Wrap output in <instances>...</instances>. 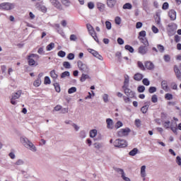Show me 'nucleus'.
<instances>
[{
	"label": "nucleus",
	"mask_w": 181,
	"mask_h": 181,
	"mask_svg": "<svg viewBox=\"0 0 181 181\" xmlns=\"http://www.w3.org/2000/svg\"><path fill=\"white\" fill-rule=\"evenodd\" d=\"M139 152V150H138L136 148H133L132 151H129V155L130 156H135L136 153Z\"/></svg>",
	"instance_id": "27"
},
{
	"label": "nucleus",
	"mask_w": 181,
	"mask_h": 181,
	"mask_svg": "<svg viewBox=\"0 0 181 181\" xmlns=\"http://www.w3.org/2000/svg\"><path fill=\"white\" fill-rule=\"evenodd\" d=\"M21 95H22V90H18L17 92L12 93L11 98H10L11 104H12V105H16L18 103L16 102V100L19 99Z\"/></svg>",
	"instance_id": "5"
},
{
	"label": "nucleus",
	"mask_w": 181,
	"mask_h": 181,
	"mask_svg": "<svg viewBox=\"0 0 181 181\" xmlns=\"http://www.w3.org/2000/svg\"><path fill=\"white\" fill-rule=\"evenodd\" d=\"M117 43H118V45H124V40L121 37H118Z\"/></svg>",
	"instance_id": "62"
},
{
	"label": "nucleus",
	"mask_w": 181,
	"mask_h": 181,
	"mask_svg": "<svg viewBox=\"0 0 181 181\" xmlns=\"http://www.w3.org/2000/svg\"><path fill=\"white\" fill-rule=\"evenodd\" d=\"M151 106V101H147L144 103V105L141 108V111L143 114H146L148 110Z\"/></svg>",
	"instance_id": "12"
},
{
	"label": "nucleus",
	"mask_w": 181,
	"mask_h": 181,
	"mask_svg": "<svg viewBox=\"0 0 181 181\" xmlns=\"http://www.w3.org/2000/svg\"><path fill=\"white\" fill-rule=\"evenodd\" d=\"M57 55L59 57H66V52L64 51H59L57 54Z\"/></svg>",
	"instance_id": "48"
},
{
	"label": "nucleus",
	"mask_w": 181,
	"mask_h": 181,
	"mask_svg": "<svg viewBox=\"0 0 181 181\" xmlns=\"http://www.w3.org/2000/svg\"><path fill=\"white\" fill-rule=\"evenodd\" d=\"M117 4V0H107V5L109 8H114Z\"/></svg>",
	"instance_id": "22"
},
{
	"label": "nucleus",
	"mask_w": 181,
	"mask_h": 181,
	"mask_svg": "<svg viewBox=\"0 0 181 181\" xmlns=\"http://www.w3.org/2000/svg\"><path fill=\"white\" fill-rule=\"evenodd\" d=\"M115 172H117V173H119L122 176H124L125 175V173L124 172V170L122 168H115Z\"/></svg>",
	"instance_id": "34"
},
{
	"label": "nucleus",
	"mask_w": 181,
	"mask_h": 181,
	"mask_svg": "<svg viewBox=\"0 0 181 181\" xmlns=\"http://www.w3.org/2000/svg\"><path fill=\"white\" fill-rule=\"evenodd\" d=\"M146 165H143L141 168V177H144V180H145V177H146Z\"/></svg>",
	"instance_id": "23"
},
{
	"label": "nucleus",
	"mask_w": 181,
	"mask_h": 181,
	"mask_svg": "<svg viewBox=\"0 0 181 181\" xmlns=\"http://www.w3.org/2000/svg\"><path fill=\"white\" fill-rule=\"evenodd\" d=\"M107 129H112L114 128V121L112 119L108 118L106 119Z\"/></svg>",
	"instance_id": "15"
},
{
	"label": "nucleus",
	"mask_w": 181,
	"mask_h": 181,
	"mask_svg": "<svg viewBox=\"0 0 181 181\" xmlns=\"http://www.w3.org/2000/svg\"><path fill=\"white\" fill-rule=\"evenodd\" d=\"M162 11H158L156 13V16L155 18V22L156 23H157L158 25H160V13Z\"/></svg>",
	"instance_id": "17"
},
{
	"label": "nucleus",
	"mask_w": 181,
	"mask_h": 181,
	"mask_svg": "<svg viewBox=\"0 0 181 181\" xmlns=\"http://www.w3.org/2000/svg\"><path fill=\"white\" fill-rule=\"evenodd\" d=\"M88 7L89 8V9H94V3L93 2L88 3Z\"/></svg>",
	"instance_id": "63"
},
{
	"label": "nucleus",
	"mask_w": 181,
	"mask_h": 181,
	"mask_svg": "<svg viewBox=\"0 0 181 181\" xmlns=\"http://www.w3.org/2000/svg\"><path fill=\"white\" fill-rule=\"evenodd\" d=\"M77 91V88L76 87H71L68 90V93L69 94H73V93H76Z\"/></svg>",
	"instance_id": "43"
},
{
	"label": "nucleus",
	"mask_w": 181,
	"mask_h": 181,
	"mask_svg": "<svg viewBox=\"0 0 181 181\" xmlns=\"http://www.w3.org/2000/svg\"><path fill=\"white\" fill-rule=\"evenodd\" d=\"M105 27H106V29H107V30H111V28H112L111 22L108 21H105Z\"/></svg>",
	"instance_id": "42"
},
{
	"label": "nucleus",
	"mask_w": 181,
	"mask_h": 181,
	"mask_svg": "<svg viewBox=\"0 0 181 181\" xmlns=\"http://www.w3.org/2000/svg\"><path fill=\"white\" fill-rule=\"evenodd\" d=\"M60 110H62V105H60L55 106L53 110V111H60Z\"/></svg>",
	"instance_id": "61"
},
{
	"label": "nucleus",
	"mask_w": 181,
	"mask_h": 181,
	"mask_svg": "<svg viewBox=\"0 0 181 181\" xmlns=\"http://www.w3.org/2000/svg\"><path fill=\"white\" fill-rule=\"evenodd\" d=\"M174 40L175 43H179V42H180V36L177 35H175Z\"/></svg>",
	"instance_id": "57"
},
{
	"label": "nucleus",
	"mask_w": 181,
	"mask_h": 181,
	"mask_svg": "<svg viewBox=\"0 0 181 181\" xmlns=\"http://www.w3.org/2000/svg\"><path fill=\"white\" fill-rule=\"evenodd\" d=\"M86 28L90 35V36H93V35H95V31L94 30V28L91 25V24H87Z\"/></svg>",
	"instance_id": "18"
},
{
	"label": "nucleus",
	"mask_w": 181,
	"mask_h": 181,
	"mask_svg": "<svg viewBox=\"0 0 181 181\" xmlns=\"http://www.w3.org/2000/svg\"><path fill=\"white\" fill-rule=\"evenodd\" d=\"M141 43L144 45V46L148 47L149 46V42H148V40L146 38H141Z\"/></svg>",
	"instance_id": "41"
},
{
	"label": "nucleus",
	"mask_w": 181,
	"mask_h": 181,
	"mask_svg": "<svg viewBox=\"0 0 181 181\" xmlns=\"http://www.w3.org/2000/svg\"><path fill=\"white\" fill-rule=\"evenodd\" d=\"M49 2H51L52 5L58 9V11H63V6H62L59 0H49Z\"/></svg>",
	"instance_id": "10"
},
{
	"label": "nucleus",
	"mask_w": 181,
	"mask_h": 181,
	"mask_svg": "<svg viewBox=\"0 0 181 181\" xmlns=\"http://www.w3.org/2000/svg\"><path fill=\"white\" fill-rule=\"evenodd\" d=\"M165 100H173V95L170 93H166L165 95Z\"/></svg>",
	"instance_id": "40"
},
{
	"label": "nucleus",
	"mask_w": 181,
	"mask_h": 181,
	"mask_svg": "<svg viewBox=\"0 0 181 181\" xmlns=\"http://www.w3.org/2000/svg\"><path fill=\"white\" fill-rule=\"evenodd\" d=\"M124 49L125 50H128V52H130V53H134V47H131V45H125Z\"/></svg>",
	"instance_id": "32"
},
{
	"label": "nucleus",
	"mask_w": 181,
	"mask_h": 181,
	"mask_svg": "<svg viewBox=\"0 0 181 181\" xmlns=\"http://www.w3.org/2000/svg\"><path fill=\"white\" fill-rule=\"evenodd\" d=\"M168 16L171 21H176V11L173 9L170 10L168 12Z\"/></svg>",
	"instance_id": "16"
},
{
	"label": "nucleus",
	"mask_w": 181,
	"mask_h": 181,
	"mask_svg": "<svg viewBox=\"0 0 181 181\" xmlns=\"http://www.w3.org/2000/svg\"><path fill=\"white\" fill-rule=\"evenodd\" d=\"M123 9H132V4L129 3H126L123 6Z\"/></svg>",
	"instance_id": "37"
},
{
	"label": "nucleus",
	"mask_w": 181,
	"mask_h": 181,
	"mask_svg": "<svg viewBox=\"0 0 181 181\" xmlns=\"http://www.w3.org/2000/svg\"><path fill=\"white\" fill-rule=\"evenodd\" d=\"M103 101H104V103H107L108 102V95L107 94H105L103 95Z\"/></svg>",
	"instance_id": "64"
},
{
	"label": "nucleus",
	"mask_w": 181,
	"mask_h": 181,
	"mask_svg": "<svg viewBox=\"0 0 181 181\" xmlns=\"http://www.w3.org/2000/svg\"><path fill=\"white\" fill-rule=\"evenodd\" d=\"M40 56L37 54H30V55L28 56L27 60L28 62L29 66H37V64L36 63L35 60H39Z\"/></svg>",
	"instance_id": "2"
},
{
	"label": "nucleus",
	"mask_w": 181,
	"mask_h": 181,
	"mask_svg": "<svg viewBox=\"0 0 181 181\" xmlns=\"http://www.w3.org/2000/svg\"><path fill=\"white\" fill-rule=\"evenodd\" d=\"M113 144L115 148H127L128 146V142L121 139H116Z\"/></svg>",
	"instance_id": "3"
},
{
	"label": "nucleus",
	"mask_w": 181,
	"mask_h": 181,
	"mask_svg": "<svg viewBox=\"0 0 181 181\" xmlns=\"http://www.w3.org/2000/svg\"><path fill=\"white\" fill-rule=\"evenodd\" d=\"M129 132H131V129L129 128L122 129L117 132V136L122 138V136H128Z\"/></svg>",
	"instance_id": "8"
},
{
	"label": "nucleus",
	"mask_w": 181,
	"mask_h": 181,
	"mask_svg": "<svg viewBox=\"0 0 181 181\" xmlns=\"http://www.w3.org/2000/svg\"><path fill=\"white\" fill-rule=\"evenodd\" d=\"M162 9H163V11H167V9H169V3L168 2L163 3Z\"/></svg>",
	"instance_id": "44"
},
{
	"label": "nucleus",
	"mask_w": 181,
	"mask_h": 181,
	"mask_svg": "<svg viewBox=\"0 0 181 181\" xmlns=\"http://www.w3.org/2000/svg\"><path fill=\"white\" fill-rule=\"evenodd\" d=\"M151 101L152 103H158V95H153L151 97Z\"/></svg>",
	"instance_id": "52"
},
{
	"label": "nucleus",
	"mask_w": 181,
	"mask_h": 181,
	"mask_svg": "<svg viewBox=\"0 0 181 181\" xmlns=\"http://www.w3.org/2000/svg\"><path fill=\"white\" fill-rule=\"evenodd\" d=\"M63 66L64 69H71V64H70V62H64Z\"/></svg>",
	"instance_id": "35"
},
{
	"label": "nucleus",
	"mask_w": 181,
	"mask_h": 181,
	"mask_svg": "<svg viewBox=\"0 0 181 181\" xmlns=\"http://www.w3.org/2000/svg\"><path fill=\"white\" fill-rule=\"evenodd\" d=\"M88 78H90V76H88V74H86V73H82V76L80 78V81H81V83H83V81H85Z\"/></svg>",
	"instance_id": "25"
},
{
	"label": "nucleus",
	"mask_w": 181,
	"mask_h": 181,
	"mask_svg": "<svg viewBox=\"0 0 181 181\" xmlns=\"http://www.w3.org/2000/svg\"><path fill=\"white\" fill-rule=\"evenodd\" d=\"M54 87L57 93H60V85L58 83H54Z\"/></svg>",
	"instance_id": "45"
},
{
	"label": "nucleus",
	"mask_w": 181,
	"mask_h": 181,
	"mask_svg": "<svg viewBox=\"0 0 181 181\" xmlns=\"http://www.w3.org/2000/svg\"><path fill=\"white\" fill-rule=\"evenodd\" d=\"M121 127H122V122L121 121H118L115 125V128H116V129H118V128H121Z\"/></svg>",
	"instance_id": "49"
},
{
	"label": "nucleus",
	"mask_w": 181,
	"mask_h": 181,
	"mask_svg": "<svg viewBox=\"0 0 181 181\" xmlns=\"http://www.w3.org/2000/svg\"><path fill=\"white\" fill-rule=\"evenodd\" d=\"M45 84H50V78L49 76H45V81H44Z\"/></svg>",
	"instance_id": "56"
},
{
	"label": "nucleus",
	"mask_w": 181,
	"mask_h": 181,
	"mask_svg": "<svg viewBox=\"0 0 181 181\" xmlns=\"http://www.w3.org/2000/svg\"><path fill=\"white\" fill-rule=\"evenodd\" d=\"M135 125L137 127V128H139L141 127V119H137L135 120Z\"/></svg>",
	"instance_id": "59"
},
{
	"label": "nucleus",
	"mask_w": 181,
	"mask_h": 181,
	"mask_svg": "<svg viewBox=\"0 0 181 181\" xmlns=\"http://www.w3.org/2000/svg\"><path fill=\"white\" fill-rule=\"evenodd\" d=\"M15 8L14 4L11 3H1L0 4V10L1 11H11Z\"/></svg>",
	"instance_id": "7"
},
{
	"label": "nucleus",
	"mask_w": 181,
	"mask_h": 181,
	"mask_svg": "<svg viewBox=\"0 0 181 181\" xmlns=\"http://www.w3.org/2000/svg\"><path fill=\"white\" fill-rule=\"evenodd\" d=\"M144 66L147 70H153V69H155V65L151 61L146 62Z\"/></svg>",
	"instance_id": "14"
},
{
	"label": "nucleus",
	"mask_w": 181,
	"mask_h": 181,
	"mask_svg": "<svg viewBox=\"0 0 181 181\" xmlns=\"http://www.w3.org/2000/svg\"><path fill=\"white\" fill-rule=\"evenodd\" d=\"M168 36H173L176 33V29H177V25L174 23H171L168 25Z\"/></svg>",
	"instance_id": "6"
},
{
	"label": "nucleus",
	"mask_w": 181,
	"mask_h": 181,
	"mask_svg": "<svg viewBox=\"0 0 181 181\" xmlns=\"http://www.w3.org/2000/svg\"><path fill=\"white\" fill-rule=\"evenodd\" d=\"M139 93H144L145 91V86H139L137 88Z\"/></svg>",
	"instance_id": "50"
},
{
	"label": "nucleus",
	"mask_w": 181,
	"mask_h": 181,
	"mask_svg": "<svg viewBox=\"0 0 181 181\" xmlns=\"http://www.w3.org/2000/svg\"><path fill=\"white\" fill-rule=\"evenodd\" d=\"M47 52H50V50H52V49H54V42H51L50 44H49L47 47H46Z\"/></svg>",
	"instance_id": "31"
},
{
	"label": "nucleus",
	"mask_w": 181,
	"mask_h": 181,
	"mask_svg": "<svg viewBox=\"0 0 181 181\" xmlns=\"http://www.w3.org/2000/svg\"><path fill=\"white\" fill-rule=\"evenodd\" d=\"M24 163L25 162H23V160L19 159L14 163V165H17L18 166H19L21 165H23Z\"/></svg>",
	"instance_id": "51"
},
{
	"label": "nucleus",
	"mask_w": 181,
	"mask_h": 181,
	"mask_svg": "<svg viewBox=\"0 0 181 181\" xmlns=\"http://www.w3.org/2000/svg\"><path fill=\"white\" fill-rule=\"evenodd\" d=\"M90 138H95L97 136V129H92L90 131Z\"/></svg>",
	"instance_id": "29"
},
{
	"label": "nucleus",
	"mask_w": 181,
	"mask_h": 181,
	"mask_svg": "<svg viewBox=\"0 0 181 181\" xmlns=\"http://www.w3.org/2000/svg\"><path fill=\"white\" fill-rule=\"evenodd\" d=\"M122 88L127 97H129V98H134V97H135V92H134V90L128 88V87Z\"/></svg>",
	"instance_id": "11"
},
{
	"label": "nucleus",
	"mask_w": 181,
	"mask_h": 181,
	"mask_svg": "<svg viewBox=\"0 0 181 181\" xmlns=\"http://www.w3.org/2000/svg\"><path fill=\"white\" fill-rule=\"evenodd\" d=\"M157 49H158V52H160V53H163V52H165V47H163V45H158Z\"/></svg>",
	"instance_id": "36"
},
{
	"label": "nucleus",
	"mask_w": 181,
	"mask_h": 181,
	"mask_svg": "<svg viewBox=\"0 0 181 181\" xmlns=\"http://www.w3.org/2000/svg\"><path fill=\"white\" fill-rule=\"evenodd\" d=\"M93 145L95 149H101L103 146V143H95Z\"/></svg>",
	"instance_id": "38"
},
{
	"label": "nucleus",
	"mask_w": 181,
	"mask_h": 181,
	"mask_svg": "<svg viewBox=\"0 0 181 181\" xmlns=\"http://www.w3.org/2000/svg\"><path fill=\"white\" fill-rule=\"evenodd\" d=\"M115 22L116 25H121V18L119 17H116L115 19Z\"/></svg>",
	"instance_id": "55"
},
{
	"label": "nucleus",
	"mask_w": 181,
	"mask_h": 181,
	"mask_svg": "<svg viewBox=\"0 0 181 181\" xmlns=\"http://www.w3.org/2000/svg\"><path fill=\"white\" fill-rule=\"evenodd\" d=\"M88 52H89V53L93 54V56H94V57H96V59H98V60H100L101 62H103V60H104V58L103 57V56H101V54H100L98 53V52H97L91 48H88Z\"/></svg>",
	"instance_id": "9"
},
{
	"label": "nucleus",
	"mask_w": 181,
	"mask_h": 181,
	"mask_svg": "<svg viewBox=\"0 0 181 181\" xmlns=\"http://www.w3.org/2000/svg\"><path fill=\"white\" fill-rule=\"evenodd\" d=\"M142 83L144 86H149L151 84V81L146 78L143 79Z\"/></svg>",
	"instance_id": "47"
},
{
	"label": "nucleus",
	"mask_w": 181,
	"mask_h": 181,
	"mask_svg": "<svg viewBox=\"0 0 181 181\" xmlns=\"http://www.w3.org/2000/svg\"><path fill=\"white\" fill-rule=\"evenodd\" d=\"M143 78H144V75L140 73H137V74H134V79L136 81H141V80H142Z\"/></svg>",
	"instance_id": "21"
},
{
	"label": "nucleus",
	"mask_w": 181,
	"mask_h": 181,
	"mask_svg": "<svg viewBox=\"0 0 181 181\" xmlns=\"http://www.w3.org/2000/svg\"><path fill=\"white\" fill-rule=\"evenodd\" d=\"M138 53L140 54H146L148 53V47L146 46L141 45L138 49Z\"/></svg>",
	"instance_id": "13"
},
{
	"label": "nucleus",
	"mask_w": 181,
	"mask_h": 181,
	"mask_svg": "<svg viewBox=\"0 0 181 181\" xmlns=\"http://www.w3.org/2000/svg\"><path fill=\"white\" fill-rule=\"evenodd\" d=\"M40 84H42V79L41 78H37L34 83H33V86L35 87H39V86H40Z\"/></svg>",
	"instance_id": "28"
},
{
	"label": "nucleus",
	"mask_w": 181,
	"mask_h": 181,
	"mask_svg": "<svg viewBox=\"0 0 181 181\" xmlns=\"http://www.w3.org/2000/svg\"><path fill=\"white\" fill-rule=\"evenodd\" d=\"M161 87H162L163 90H164V91H165L166 93H168V91H169V86H168V81H163L161 82Z\"/></svg>",
	"instance_id": "19"
},
{
	"label": "nucleus",
	"mask_w": 181,
	"mask_h": 181,
	"mask_svg": "<svg viewBox=\"0 0 181 181\" xmlns=\"http://www.w3.org/2000/svg\"><path fill=\"white\" fill-rule=\"evenodd\" d=\"M66 77H70V72L65 71L61 74V78H66Z\"/></svg>",
	"instance_id": "30"
},
{
	"label": "nucleus",
	"mask_w": 181,
	"mask_h": 181,
	"mask_svg": "<svg viewBox=\"0 0 181 181\" xmlns=\"http://www.w3.org/2000/svg\"><path fill=\"white\" fill-rule=\"evenodd\" d=\"M127 87H129V76L128 75L124 76V86H122V88H125Z\"/></svg>",
	"instance_id": "20"
},
{
	"label": "nucleus",
	"mask_w": 181,
	"mask_h": 181,
	"mask_svg": "<svg viewBox=\"0 0 181 181\" xmlns=\"http://www.w3.org/2000/svg\"><path fill=\"white\" fill-rule=\"evenodd\" d=\"M137 66L139 69H140V70H142L143 71H145V70H146V68H145V65H144V63H142V62L141 61H139L137 62Z\"/></svg>",
	"instance_id": "26"
},
{
	"label": "nucleus",
	"mask_w": 181,
	"mask_h": 181,
	"mask_svg": "<svg viewBox=\"0 0 181 181\" xmlns=\"http://www.w3.org/2000/svg\"><path fill=\"white\" fill-rule=\"evenodd\" d=\"M151 29H152V31L153 32V33H159V29H158V28H156L155 25H153Z\"/></svg>",
	"instance_id": "60"
},
{
	"label": "nucleus",
	"mask_w": 181,
	"mask_h": 181,
	"mask_svg": "<svg viewBox=\"0 0 181 181\" xmlns=\"http://www.w3.org/2000/svg\"><path fill=\"white\" fill-rule=\"evenodd\" d=\"M49 74H50V76L52 77V78H53V80L54 81H56V80H57V77H59V75H57V74H56V71H54V70L51 71Z\"/></svg>",
	"instance_id": "24"
},
{
	"label": "nucleus",
	"mask_w": 181,
	"mask_h": 181,
	"mask_svg": "<svg viewBox=\"0 0 181 181\" xmlns=\"http://www.w3.org/2000/svg\"><path fill=\"white\" fill-rule=\"evenodd\" d=\"M148 93H150V94H153V93H156V87L151 86L148 88Z\"/></svg>",
	"instance_id": "39"
},
{
	"label": "nucleus",
	"mask_w": 181,
	"mask_h": 181,
	"mask_svg": "<svg viewBox=\"0 0 181 181\" xmlns=\"http://www.w3.org/2000/svg\"><path fill=\"white\" fill-rule=\"evenodd\" d=\"M21 141L23 144V145L25 146V148H27V149H30L33 152H36L37 149L36 148V146L33 145V143H32L29 139L26 137H21Z\"/></svg>",
	"instance_id": "1"
},
{
	"label": "nucleus",
	"mask_w": 181,
	"mask_h": 181,
	"mask_svg": "<svg viewBox=\"0 0 181 181\" xmlns=\"http://www.w3.org/2000/svg\"><path fill=\"white\" fill-rule=\"evenodd\" d=\"M79 136L81 138V139H84V138H86V132L81 131L79 133Z\"/></svg>",
	"instance_id": "54"
},
{
	"label": "nucleus",
	"mask_w": 181,
	"mask_h": 181,
	"mask_svg": "<svg viewBox=\"0 0 181 181\" xmlns=\"http://www.w3.org/2000/svg\"><path fill=\"white\" fill-rule=\"evenodd\" d=\"M61 1L65 6H70V0H61Z\"/></svg>",
	"instance_id": "46"
},
{
	"label": "nucleus",
	"mask_w": 181,
	"mask_h": 181,
	"mask_svg": "<svg viewBox=\"0 0 181 181\" xmlns=\"http://www.w3.org/2000/svg\"><path fill=\"white\" fill-rule=\"evenodd\" d=\"M176 163L178 166H181V158L180 156H177L176 157Z\"/></svg>",
	"instance_id": "58"
},
{
	"label": "nucleus",
	"mask_w": 181,
	"mask_h": 181,
	"mask_svg": "<svg viewBox=\"0 0 181 181\" xmlns=\"http://www.w3.org/2000/svg\"><path fill=\"white\" fill-rule=\"evenodd\" d=\"M67 59H68V60H74V54H73V53H69V54L67 55Z\"/></svg>",
	"instance_id": "53"
},
{
	"label": "nucleus",
	"mask_w": 181,
	"mask_h": 181,
	"mask_svg": "<svg viewBox=\"0 0 181 181\" xmlns=\"http://www.w3.org/2000/svg\"><path fill=\"white\" fill-rule=\"evenodd\" d=\"M163 127L165 129H169V128H170V121L168 120L164 122Z\"/></svg>",
	"instance_id": "33"
},
{
	"label": "nucleus",
	"mask_w": 181,
	"mask_h": 181,
	"mask_svg": "<svg viewBox=\"0 0 181 181\" xmlns=\"http://www.w3.org/2000/svg\"><path fill=\"white\" fill-rule=\"evenodd\" d=\"M77 64L81 73H86V74H88V73H90V68H88V66H87V64L83 63V62L81 61H78Z\"/></svg>",
	"instance_id": "4"
}]
</instances>
